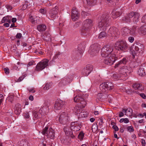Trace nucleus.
Masks as SVG:
<instances>
[{
  "label": "nucleus",
  "instance_id": "79ce46f5",
  "mask_svg": "<svg viewBox=\"0 0 146 146\" xmlns=\"http://www.w3.org/2000/svg\"><path fill=\"white\" fill-rule=\"evenodd\" d=\"M80 104V106L82 108H84L86 105V103L85 100L83 98V100L81 101L79 103Z\"/></svg>",
  "mask_w": 146,
  "mask_h": 146
},
{
  "label": "nucleus",
  "instance_id": "393cba45",
  "mask_svg": "<svg viewBox=\"0 0 146 146\" xmlns=\"http://www.w3.org/2000/svg\"><path fill=\"white\" fill-rule=\"evenodd\" d=\"M139 33L141 35H146V25H143L140 27L138 31Z\"/></svg>",
  "mask_w": 146,
  "mask_h": 146
},
{
  "label": "nucleus",
  "instance_id": "20e7f679",
  "mask_svg": "<svg viewBox=\"0 0 146 146\" xmlns=\"http://www.w3.org/2000/svg\"><path fill=\"white\" fill-rule=\"evenodd\" d=\"M42 133L43 135L46 136L48 138L53 139L54 138V131L51 128L49 129L48 127H46L43 129Z\"/></svg>",
  "mask_w": 146,
  "mask_h": 146
},
{
  "label": "nucleus",
  "instance_id": "423d86ee",
  "mask_svg": "<svg viewBox=\"0 0 146 146\" xmlns=\"http://www.w3.org/2000/svg\"><path fill=\"white\" fill-rule=\"evenodd\" d=\"M100 88L101 92H105L113 88V84L111 82H107L100 85Z\"/></svg>",
  "mask_w": 146,
  "mask_h": 146
},
{
  "label": "nucleus",
  "instance_id": "680f3d73",
  "mask_svg": "<svg viewBox=\"0 0 146 146\" xmlns=\"http://www.w3.org/2000/svg\"><path fill=\"white\" fill-rule=\"evenodd\" d=\"M28 90L29 91V92H30L34 93L35 92V90L33 88H32L30 89H28Z\"/></svg>",
  "mask_w": 146,
  "mask_h": 146
},
{
  "label": "nucleus",
  "instance_id": "ddd939ff",
  "mask_svg": "<svg viewBox=\"0 0 146 146\" xmlns=\"http://www.w3.org/2000/svg\"><path fill=\"white\" fill-rule=\"evenodd\" d=\"M119 33L118 29L115 27H112L109 29L107 33L109 36L116 37L119 34Z\"/></svg>",
  "mask_w": 146,
  "mask_h": 146
},
{
  "label": "nucleus",
  "instance_id": "e433bc0d",
  "mask_svg": "<svg viewBox=\"0 0 146 146\" xmlns=\"http://www.w3.org/2000/svg\"><path fill=\"white\" fill-rule=\"evenodd\" d=\"M87 4L88 5H95L96 3V0H86Z\"/></svg>",
  "mask_w": 146,
  "mask_h": 146
},
{
  "label": "nucleus",
  "instance_id": "a211bd4d",
  "mask_svg": "<svg viewBox=\"0 0 146 146\" xmlns=\"http://www.w3.org/2000/svg\"><path fill=\"white\" fill-rule=\"evenodd\" d=\"M138 74L141 76H144L146 74V63L144 64L140 67L138 71Z\"/></svg>",
  "mask_w": 146,
  "mask_h": 146
},
{
  "label": "nucleus",
  "instance_id": "a878e982",
  "mask_svg": "<svg viewBox=\"0 0 146 146\" xmlns=\"http://www.w3.org/2000/svg\"><path fill=\"white\" fill-rule=\"evenodd\" d=\"M21 105L19 104H16L15 107V113L16 114H19L21 111Z\"/></svg>",
  "mask_w": 146,
  "mask_h": 146
},
{
  "label": "nucleus",
  "instance_id": "2eb2a0df",
  "mask_svg": "<svg viewBox=\"0 0 146 146\" xmlns=\"http://www.w3.org/2000/svg\"><path fill=\"white\" fill-rule=\"evenodd\" d=\"M71 130L74 132L79 131L80 129V123L77 121H75L71 123L70 127Z\"/></svg>",
  "mask_w": 146,
  "mask_h": 146
},
{
  "label": "nucleus",
  "instance_id": "412c9836",
  "mask_svg": "<svg viewBox=\"0 0 146 146\" xmlns=\"http://www.w3.org/2000/svg\"><path fill=\"white\" fill-rule=\"evenodd\" d=\"M64 130L66 135L67 136H70L72 138H73L75 137L73 135L72 132L71 131V129L69 126H66L65 127L64 129Z\"/></svg>",
  "mask_w": 146,
  "mask_h": 146
},
{
  "label": "nucleus",
  "instance_id": "ea45409f",
  "mask_svg": "<svg viewBox=\"0 0 146 146\" xmlns=\"http://www.w3.org/2000/svg\"><path fill=\"white\" fill-rule=\"evenodd\" d=\"M19 146H29L28 143L25 140H22L20 141Z\"/></svg>",
  "mask_w": 146,
  "mask_h": 146
},
{
  "label": "nucleus",
  "instance_id": "7c9ffc66",
  "mask_svg": "<svg viewBox=\"0 0 146 146\" xmlns=\"http://www.w3.org/2000/svg\"><path fill=\"white\" fill-rule=\"evenodd\" d=\"M82 108L78 106H76L74 108L73 111L77 114H80L82 112Z\"/></svg>",
  "mask_w": 146,
  "mask_h": 146
},
{
  "label": "nucleus",
  "instance_id": "864d4df0",
  "mask_svg": "<svg viewBox=\"0 0 146 146\" xmlns=\"http://www.w3.org/2000/svg\"><path fill=\"white\" fill-rule=\"evenodd\" d=\"M89 15V14L84 11H82L81 13V15L83 17H85Z\"/></svg>",
  "mask_w": 146,
  "mask_h": 146
},
{
  "label": "nucleus",
  "instance_id": "c756f323",
  "mask_svg": "<svg viewBox=\"0 0 146 146\" xmlns=\"http://www.w3.org/2000/svg\"><path fill=\"white\" fill-rule=\"evenodd\" d=\"M135 14V13L132 12L129 13L125 18V20L127 22H129L131 21V18H132Z\"/></svg>",
  "mask_w": 146,
  "mask_h": 146
},
{
  "label": "nucleus",
  "instance_id": "37998d69",
  "mask_svg": "<svg viewBox=\"0 0 146 146\" xmlns=\"http://www.w3.org/2000/svg\"><path fill=\"white\" fill-rule=\"evenodd\" d=\"M84 133H83V131H82L80 132L78 135V138L81 140H83V138L84 137Z\"/></svg>",
  "mask_w": 146,
  "mask_h": 146
},
{
  "label": "nucleus",
  "instance_id": "39448f33",
  "mask_svg": "<svg viewBox=\"0 0 146 146\" xmlns=\"http://www.w3.org/2000/svg\"><path fill=\"white\" fill-rule=\"evenodd\" d=\"M120 73H121L120 75H117V77L119 78L121 77H123L122 76H125L128 74L131 73V68L129 66H124L119 70Z\"/></svg>",
  "mask_w": 146,
  "mask_h": 146
},
{
  "label": "nucleus",
  "instance_id": "f704fd0d",
  "mask_svg": "<svg viewBox=\"0 0 146 146\" xmlns=\"http://www.w3.org/2000/svg\"><path fill=\"white\" fill-rule=\"evenodd\" d=\"M140 15L137 13H135V14L134 16L133 19V22L135 23H137L139 21Z\"/></svg>",
  "mask_w": 146,
  "mask_h": 146
},
{
  "label": "nucleus",
  "instance_id": "603ef678",
  "mask_svg": "<svg viewBox=\"0 0 146 146\" xmlns=\"http://www.w3.org/2000/svg\"><path fill=\"white\" fill-rule=\"evenodd\" d=\"M35 62L34 61L31 60L28 62L27 64V66H30L32 65H35Z\"/></svg>",
  "mask_w": 146,
  "mask_h": 146
},
{
  "label": "nucleus",
  "instance_id": "bb28decb",
  "mask_svg": "<svg viewBox=\"0 0 146 146\" xmlns=\"http://www.w3.org/2000/svg\"><path fill=\"white\" fill-rule=\"evenodd\" d=\"M68 136L65 137L61 139V141L62 143L65 145H68L70 143V139Z\"/></svg>",
  "mask_w": 146,
  "mask_h": 146
},
{
  "label": "nucleus",
  "instance_id": "0eeeda50",
  "mask_svg": "<svg viewBox=\"0 0 146 146\" xmlns=\"http://www.w3.org/2000/svg\"><path fill=\"white\" fill-rule=\"evenodd\" d=\"M105 57V58L104 60V63L110 65L113 64L117 59V57L115 54H110Z\"/></svg>",
  "mask_w": 146,
  "mask_h": 146
},
{
  "label": "nucleus",
  "instance_id": "f257e3e1",
  "mask_svg": "<svg viewBox=\"0 0 146 146\" xmlns=\"http://www.w3.org/2000/svg\"><path fill=\"white\" fill-rule=\"evenodd\" d=\"M109 18V15L106 14L103 15L101 18V21L99 23L98 26L100 30L103 31L101 32L99 34L98 36L99 38L104 37L106 35V33L104 31L106 30L107 27L110 25Z\"/></svg>",
  "mask_w": 146,
  "mask_h": 146
},
{
  "label": "nucleus",
  "instance_id": "a18cd8bd",
  "mask_svg": "<svg viewBox=\"0 0 146 146\" xmlns=\"http://www.w3.org/2000/svg\"><path fill=\"white\" fill-rule=\"evenodd\" d=\"M39 114H38V115L37 114V112L36 111L33 112V119H36L38 118V117H40V116L39 115Z\"/></svg>",
  "mask_w": 146,
  "mask_h": 146
},
{
  "label": "nucleus",
  "instance_id": "b1692460",
  "mask_svg": "<svg viewBox=\"0 0 146 146\" xmlns=\"http://www.w3.org/2000/svg\"><path fill=\"white\" fill-rule=\"evenodd\" d=\"M127 62V60L126 58H124L122 60L119 61L115 65V68H116L117 67H120L121 65L122 64H125Z\"/></svg>",
  "mask_w": 146,
  "mask_h": 146
},
{
  "label": "nucleus",
  "instance_id": "bf43d9fd",
  "mask_svg": "<svg viewBox=\"0 0 146 146\" xmlns=\"http://www.w3.org/2000/svg\"><path fill=\"white\" fill-rule=\"evenodd\" d=\"M22 34L20 33H18L16 35V38H17L20 39L22 37Z\"/></svg>",
  "mask_w": 146,
  "mask_h": 146
},
{
  "label": "nucleus",
  "instance_id": "5701e85b",
  "mask_svg": "<svg viewBox=\"0 0 146 146\" xmlns=\"http://www.w3.org/2000/svg\"><path fill=\"white\" fill-rule=\"evenodd\" d=\"M71 81V79L68 77H66L62 79L60 82V84L65 85L69 84Z\"/></svg>",
  "mask_w": 146,
  "mask_h": 146
},
{
  "label": "nucleus",
  "instance_id": "69168bd1",
  "mask_svg": "<svg viewBox=\"0 0 146 146\" xmlns=\"http://www.w3.org/2000/svg\"><path fill=\"white\" fill-rule=\"evenodd\" d=\"M140 96L143 99H145L146 98V96L143 93H141L140 94Z\"/></svg>",
  "mask_w": 146,
  "mask_h": 146
},
{
  "label": "nucleus",
  "instance_id": "1a4fd4ad",
  "mask_svg": "<svg viewBox=\"0 0 146 146\" xmlns=\"http://www.w3.org/2000/svg\"><path fill=\"white\" fill-rule=\"evenodd\" d=\"M113 50L111 47L109 46H104L101 49V56L103 57H106L110 55Z\"/></svg>",
  "mask_w": 146,
  "mask_h": 146
},
{
  "label": "nucleus",
  "instance_id": "338daca9",
  "mask_svg": "<svg viewBox=\"0 0 146 146\" xmlns=\"http://www.w3.org/2000/svg\"><path fill=\"white\" fill-rule=\"evenodd\" d=\"M27 6L28 5L27 4H25L23 5L22 8L23 10H25L27 8Z\"/></svg>",
  "mask_w": 146,
  "mask_h": 146
},
{
  "label": "nucleus",
  "instance_id": "7ed1b4c3",
  "mask_svg": "<svg viewBox=\"0 0 146 146\" xmlns=\"http://www.w3.org/2000/svg\"><path fill=\"white\" fill-rule=\"evenodd\" d=\"M92 25L93 22L91 19H88L84 21L83 22L81 33L84 34L88 33Z\"/></svg>",
  "mask_w": 146,
  "mask_h": 146
},
{
  "label": "nucleus",
  "instance_id": "4be33fe9",
  "mask_svg": "<svg viewBox=\"0 0 146 146\" xmlns=\"http://www.w3.org/2000/svg\"><path fill=\"white\" fill-rule=\"evenodd\" d=\"M49 110V108L47 106H43L39 110V113L41 115H44L48 112Z\"/></svg>",
  "mask_w": 146,
  "mask_h": 146
},
{
  "label": "nucleus",
  "instance_id": "c85d7f7f",
  "mask_svg": "<svg viewBox=\"0 0 146 146\" xmlns=\"http://www.w3.org/2000/svg\"><path fill=\"white\" fill-rule=\"evenodd\" d=\"M120 13L116 10H113L111 13L112 17L113 19H115L120 16Z\"/></svg>",
  "mask_w": 146,
  "mask_h": 146
},
{
  "label": "nucleus",
  "instance_id": "473e14b6",
  "mask_svg": "<svg viewBox=\"0 0 146 146\" xmlns=\"http://www.w3.org/2000/svg\"><path fill=\"white\" fill-rule=\"evenodd\" d=\"M38 30L40 32L44 31L46 29V27L44 25H40L37 27Z\"/></svg>",
  "mask_w": 146,
  "mask_h": 146
},
{
  "label": "nucleus",
  "instance_id": "6e6552de",
  "mask_svg": "<svg viewBox=\"0 0 146 146\" xmlns=\"http://www.w3.org/2000/svg\"><path fill=\"white\" fill-rule=\"evenodd\" d=\"M100 48V46L98 44H92L90 47L89 52L91 56H94L98 54Z\"/></svg>",
  "mask_w": 146,
  "mask_h": 146
},
{
  "label": "nucleus",
  "instance_id": "aec40b11",
  "mask_svg": "<svg viewBox=\"0 0 146 146\" xmlns=\"http://www.w3.org/2000/svg\"><path fill=\"white\" fill-rule=\"evenodd\" d=\"M81 46V45L79 44L77 49H75L73 50L72 53L73 56H76L81 55L82 53V47Z\"/></svg>",
  "mask_w": 146,
  "mask_h": 146
},
{
  "label": "nucleus",
  "instance_id": "052dcab7",
  "mask_svg": "<svg viewBox=\"0 0 146 146\" xmlns=\"http://www.w3.org/2000/svg\"><path fill=\"white\" fill-rule=\"evenodd\" d=\"M112 128L115 131H117L119 130V128L116 125H113L112 127Z\"/></svg>",
  "mask_w": 146,
  "mask_h": 146
},
{
  "label": "nucleus",
  "instance_id": "2f4dec72",
  "mask_svg": "<svg viewBox=\"0 0 146 146\" xmlns=\"http://www.w3.org/2000/svg\"><path fill=\"white\" fill-rule=\"evenodd\" d=\"M11 18L12 17L10 16H7L6 17H4L2 20V23L7 22L10 23Z\"/></svg>",
  "mask_w": 146,
  "mask_h": 146
},
{
  "label": "nucleus",
  "instance_id": "cd10ccee",
  "mask_svg": "<svg viewBox=\"0 0 146 146\" xmlns=\"http://www.w3.org/2000/svg\"><path fill=\"white\" fill-rule=\"evenodd\" d=\"M122 111L125 113V115L128 116H130L132 115V110L129 108L127 109H123Z\"/></svg>",
  "mask_w": 146,
  "mask_h": 146
},
{
  "label": "nucleus",
  "instance_id": "6ab92c4d",
  "mask_svg": "<svg viewBox=\"0 0 146 146\" xmlns=\"http://www.w3.org/2000/svg\"><path fill=\"white\" fill-rule=\"evenodd\" d=\"M58 7L55 6L53 8L51 9L49 12L50 16L51 18L54 19L55 18L56 14L57 13Z\"/></svg>",
  "mask_w": 146,
  "mask_h": 146
},
{
  "label": "nucleus",
  "instance_id": "a19ab883",
  "mask_svg": "<svg viewBox=\"0 0 146 146\" xmlns=\"http://www.w3.org/2000/svg\"><path fill=\"white\" fill-rule=\"evenodd\" d=\"M117 1V0H107L108 4L110 6L115 5Z\"/></svg>",
  "mask_w": 146,
  "mask_h": 146
},
{
  "label": "nucleus",
  "instance_id": "4468645a",
  "mask_svg": "<svg viewBox=\"0 0 146 146\" xmlns=\"http://www.w3.org/2000/svg\"><path fill=\"white\" fill-rule=\"evenodd\" d=\"M92 69L93 66L91 65H88L82 70V74L84 76H87L91 73Z\"/></svg>",
  "mask_w": 146,
  "mask_h": 146
},
{
  "label": "nucleus",
  "instance_id": "f8f14e48",
  "mask_svg": "<svg viewBox=\"0 0 146 146\" xmlns=\"http://www.w3.org/2000/svg\"><path fill=\"white\" fill-rule=\"evenodd\" d=\"M69 121V117L67 113L64 112L61 113L59 115V121L60 123L67 124Z\"/></svg>",
  "mask_w": 146,
  "mask_h": 146
},
{
  "label": "nucleus",
  "instance_id": "8fccbe9b",
  "mask_svg": "<svg viewBox=\"0 0 146 146\" xmlns=\"http://www.w3.org/2000/svg\"><path fill=\"white\" fill-rule=\"evenodd\" d=\"M127 131L130 132H133L134 131V129L132 126H128L127 127Z\"/></svg>",
  "mask_w": 146,
  "mask_h": 146
},
{
  "label": "nucleus",
  "instance_id": "c03bdc74",
  "mask_svg": "<svg viewBox=\"0 0 146 146\" xmlns=\"http://www.w3.org/2000/svg\"><path fill=\"white\" fill-rule=\"evenodd\" d=\"M141 85L140 84L135 83L133 85V88L135 89H139L141 87Z\"/></svg>",
  "mask_w": 146,
  "mask_h": 146
},
{
  "label": "nucleus",
  "instance_id": "58836bf2",
  "mask_svg": "<svg viewBox=\"0 0 146 146\" xmlns=\"http://www.w3.org/2000/svg\"><path fill=\"white\" fill-rule=\"evenodd\" d=\"M52 85V83H47L45 85V86L43 87V89L44 90H47L49 89L51 86Z\"/></svg>",
  "mask_w": 146,
  "mask_h": 146
},
{
  "label": "nucleus",
  "instance_id": "72a5a7b5",
  "mask_svg": "<svg viewBox=\"0 0 146 146\" xmlns=\"http://www.w3.org/2000/svg\"><path fill=\"white\" fill-rule=\"evenodd\" d=\"M121 33L123 35L126 36L130 33V30L127 28H124L122 29Z\"/></svg>",
  "mask_w": 146,
  "mask_h": 146
},
{
  "label": "nucleus",
  "instance_id": "6e6d98bb",
  "mask_svg": "<svg viewBox=\"0 0 146 146\" xmlns=\"http://www.w3.org/2000/svg\"><path fill=\"white\" fill-rule=\"evenodd\" d=\"M141 21L143 23H146V14L143 16L142 18Z\"/></svg>",
  "mask_w": 146,
  "mask_h": 146
},
{
  "label": "nucleus",
  "instance_id": "c9c22d12",
  "mask_svg": "<svg viewBox=\"0 0 146 146\" xmlns=\"http://www.w3.org/2000/svg\"><path fill=\"white\" fill-rule=\"evenodd\" d=\"M83 100V98L81 96H76L74 98V100L75 102H77L79 103L81 101Z\"/></svg>",
  "mask_w": 146,
  "mask_h": 146
},
{
  "label": "nucleus",
  "instance_id": "13d9d810",
  "mask_svg": "<svg viewBox=\"0 0 146 146\" xmlns=\"http://www.w3.org/2000/svg\"><path fill=\"white\" fill-rule=\"evenodd\" d=\"M4 70L5 73L7 74H9V69L7 68H4Z\"/></svg>",
  "mask_w": 146,
  "mask_h": 146
},
{
  "label": "nucleus",
  "instance_id": "de8ad7c7",
  "mask_svg": "<svg viewBox=\"0 0 146 146\" xmlns=\"http://www.w3.org/2000/svg\"><path fill=\"white\" fill-rule=\"evenodd\" d=\"M136 27L135 26H133L130 30V34L132 35H134L135 34Z\"/></svg>",
  "mask_w": 146,
  "mask_h": 146
},
{
  "label": "nucleus",
  "instance_id": "4d7b16f0",
  "mask_svg": "<svg viewBox=\"0 0 146 146\" xmlns=\"http://www.w3.org/2000/svg\"><path fill=\"white\" fill-rule=\"evenodd\" d=\"M128 40L129 41L131 42L132 43L134 41V38L133 37L129 36L128 37Z\"/></svg>",
  "mask_w": 146,
  "mask_h": 146
},
{
  "label": "nucleus",
  "instance_id": "774afa93",
  "mask_svg": "<svg viewBox=\"0 0 146 146\" xmlns=\"http://www.w3.org/2000/svg\"><path fill=\"white\" fill-rule=\"evenodd\" d=\"M60 54L61 53L59 52H56L55 55V58H58L59 56L60 55Z\"/></svg>",
  "mask_w": 146,
  "mask_h": 146
},
{
  "label": "nucleus",
  "instance_id": "49530a36",
  "mask_svg": "<svg viewBox=\"0 0 146 146\" xmlns=\"http://www.w3.org/2000/svg\"><path fill=\"white\" fill-rule=\"evenodd\" d=\"M98 128V127L97 124H94L92 125V129L93 132H95L97 130Z\"/></svg>",
  "mask_w": 146,
  "mask_h": 146
},
{
  "label": "nucleus",
  "instance_id": "f03ea898",
  "mask_svg": "<svg viewBox=\"0 0 146 146\" xmlns=\"http://www.w3.org/2000/svg\"><path fill=\"white\" fill-rule=\"evenodd\" d=\"M143 48V45L139 43H135L132 45L130 48V51L133 57L134 58L135 55H137L139 53H142Z\"/></svg>",
  "mask_w": 146,
  "mask_h": 146
},
{
  "label": "nucleus",
  "instance_id": "9b49d317",
  "mask_svg": "<svg viewBox=\"0 0 146 146\" xmlns=\"http://www.w3.org/2000/svg\"><path fill=\"white\" fill-rule=\"evenodd\" d=\"M48 60L46 59L42 60L38 63L36 66L35 70L37 71H40L44 69L48 66Z\"/></svg>",
  "mask_w": 146,
  "mask_h": 146
},
{
  "label": "nucleus",
  "instance_id": "e2e57ef3",
  "mask_svg": "<svg viewBox=\"0 0 146 146\" xmlns=\"http://www.w3.org/2000/svg\"><path fill=\"white\" fill-rule=\"evenodd\" d=\"M24 76H22L21 77H20L17 80V82H20L24 78Z\"/></svg>",
  "mask_w": 146,
  "mask_h": 146
},
{
  "label": "nucleus",
  "instance_id": "f3484780",
  "mask_svg": "<svg viewBox=\"0 0 146 146\" xmlns=\"http://www.w3.org/2000/svg\"><path fill=\"white\" fill-rule=\"evenodd\" d=\"M80 14L77 9L74 8L72 11L71 18L73 21H76L78 19Z\"/></svg>",
  "mask_w": 146,
  "mask_h": 146
},
{
  "label": "nucleus",
  "instance_id": "0e129e2a",
  "mask_svg": "<svg viewBox=\"0 0 146 146\" xmlns=\"http://www.w3.org/2000/svg\"><path fill=\"white\" fill-rule=\"evenodd\" d=\"M24 116L25 118L26 119H28L30 117L29 114V113H25Z\"/></svg>",
  "mask_w": 146,
  "mask_h": 146
},
{
  "label": "nucleus",
  "instance_id": "3c124183",
  "mask_svg": "<svg viewBox=\"0 0 146 146\" xmlns=\"http://www.w3.org/2000/svg\"><path fill=\"white\" fill-rule=\"evenodd\" d=\"M39 12L42 14H45L46 13V11L45 9H41L39 11Z\"/></svg>",
  "mask_w": 146,
  "mask_h": 146
},
{
  "label": "nucleus",
  "instance_id": "09e8293b",
  "mask_svg": "<svg viewBox=\"0 0 146 146\" xmlns=\"http://www.w3.org/2000/svg\"><path fill=\"white\" fill-rule=\"evenodd\" d=\"M129 121V119L127 118H122L120 120L119 122L122 123L124 122L125 123H127Z\"/></svg>",
  "mask_w": 146,
  "mask_h": 146
},
{
  "label": "nucleus",
  "instance_id": "5fc2aeb1",
  "mask_svg": "<svg viewBox=\"0 0 146 146\" xmlns=\"http://www.w3.org/2000/svg\"><path fill=\"white\" fill-rule=\"evenodd\" d=\"M5 7L8 10H11L13 8L12 6L10 5L7 4L5 5Z\"/></svg>",
  "mask_w": 146,
  "mask_h": 146
},
{
  "label": "nucleus",
  "instance_id": "9d476101",
  "mask_svg": "<svg viewBox=\"0 0 146 146\" xmlns=\"http://www.w3.org/2000/svg\"><path fill=\"white\" fill-rule=\"evenodd\" d=\"M115 47L116 50L123 51L127 48V45L125 41H118L116 42Z\"/></svg>",
  "mask_w": 146,
  "mask_h": 146
},
{
  "label": "nucleus",
  "instance_id": "4c0bfd02",
  "mask_svg": "<svg viewBox=\"0 0 146 146\" xmlns=\"http://www.w3.org/2000/svg\"><path fill=\"white\" fill-rule=\"evenodd\" d=\"M43 38L45 40L47 41L50 40V35L49 34L45 33L43 35Z\"/></svg>",
  "mask_w": 146,
  "mask_h": 146
},
{
  "label": "nucleus",
  "instance_id": "dca6fc26",
  "mask_svg": "<svg viewBox=\"0 0 146 146\" xmlns=\"http://www.w3.org/2000/svg\"><path fill=\"white\" fill-rule=\"evenodd\" d=\"M65 102L61 100H57L54 104V109L56 110H61L65 104Z\"/></svg>",
  "mask_w": 146,
  "mask_h": 146
}]
</instances>
